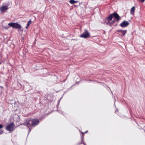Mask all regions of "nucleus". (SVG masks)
Here are the masks:
<instances>
[{
    "mask_svg": "<svg viewBox=\"0 0 145 145\" xmlns=\"http://www.w3.org/2000/svg\"><path fill=\"white\" fill-rule=\"evenodd\" d=\"M135 10V8L133 7L130 10V14H131L133 15Z\"/></svg>",
    "mask_w": 145,
    "mask_h": 145,
    "instance_id": "9d476101",
    "label": "nucleus"
},
{
    "mask_svg": "<svg viewBox=\"0 0 145 145\" xmlns=\"http://www.w3.org/2000/svg\"><path fill=\"white\" fill-rule=\"evenodd\" d=\"M69 2L71 4H73L74 3L77 2V1L74 0H70L69 1Z\"/></svg>",
    "mask_w": 145,
    "mask_h": 145,
    "instance_id": "f8f14e48",
    "label": "nucleus"
},
{
    "mask_svg": "<svg viewBox=\"0 0 145 145\" xmlns=\"http://www.w3.org/2000/svg\"><path fill=\"white\" fill-rule=\"evenodd\" d=\"M3 127V126L2 125L0 124V129L2 128Z\"/></svg>",
    "mask_w": 145,
    "mask_h": 145,
    "instance_id": "a211bd4d",
    "label": "nucleus"
},
{
    "mask_svg": "<svg viewBox=\"0 0 145 145\" xmlns=\"http://www.w3.org/2000/svg\"><path fill=\"white\" fill-rule=\"evenodd\" d=\"M90 36V33L87 29H85L84 30V32L80 35V37L85 39H87L89 38Z\"/></svg>",
    "mask_w": 145,
    "mask_h": 145,
    "instance_id": "f03ea898",
    "label": "nucleus"
},
{
    "mask_svg": "<svg viewBox=\"0 0 145 145\" xmlns=\"http://www.w3.org/2000/svg\"><path fill=\"white\" fill-rule=\"evenodd\" d=\"M8 6H4L3 5L1 7H0V11L1 12H3L7 10L8 9Z\"/></svg>",
    "mask_w": 145,
    "mask_h": 145,
    "instance_id": "6e6552de",
    "label": "nucleus"
},
{
    "mask_svg": "<svg viewBox=\"0 0 145 145\" xmlns=\"http://www.w3.org/2000/svg\"><path fill=\"white\" fill-rule=\"evenodd\" d=\"M113 17L115 18L117 21H120L121 19V17L116 12H114L112 14Z\"/></svg>",
    "mask_w": 145,
    "mask_h": 145,
    "instance_id": "423d86ee",
    "label": "nucleus"
},
{
    "mask_svg": "<svg viewBox=\"0 0 145 145\" xmlns=\"http://www.w3.org/2000/svg\"><path fill=\"white\" fill-rule=\"evenodd\" d=\"M18 86L20 88H21L22 87V85L20 83H18L17 84Z\"/></svg>",
    "mask_w": 145,
    "mask_h": 145,
    "instance_id": "4468645a",
    "label": "nucleus"
},
{
    "mask_svg": "<svg viewBox=\"0 0 145 145\" xmlns=\"http://www.w3.org/2000/svg\"><path fill=\"white\" fill-rule=\"evenodd\" d=\"M39 121L37 119H32L27 120L25 121L24 123V125L27 126L29 128L28 134L31 131V129L39 124Z\"/></svg>",
    "mask_w": 145,
    "mask_h": 145,
    "instance_id": "f257e3e1",
    "label": "nucleus"
},
{
    "mask_svg": "<svg viewBox=\"0 0 145 145\" xmlns=\"http://www.w3.org/2000/svg\"><path fill=\"white\" fill-rule=\"evenodd\" d=\"M14 124L13 123H12L8 125L6 128V130L10 132H11L14 129Z\"/></svg>",
    "mask_w": 145,
    "mask_h": 145,
    "instance_id": "20e7f679",
    "label": "nucleus"
},
{
    "mask_svg": "<svg viewBox=\"0 0 145 145\" xmlns=\"http://www.w3.org/2000/svg\"><path fill=\"white\" fill-rule=\"evenodd\" d=\"M88 131H86V132H85L84 133H83V134H84V133H87V132H88Z\"/></svg>",
    "mask_w": 145,
    "mask_h": 145,
    "instance_id": "6ab92c4d",
    "label": "nucleus"
},
{
    "mask_svg": "<svg viewBox=\"0 0 145 145\" xmlns=\"http://www.w3.org/2000/svg\"><path fill=\"white\" fill-rule=\"evenodd\" d=\"M115 21V20H114L112 22H110L109 24H108L110 25L111 26L113 24L114 22Z\"/></svg>",
    "mask_w": 145,
    "mask_h": 145,
    "instance_id": "ddd939ff",
    "label": "nucleus"
},
{
    "mask_svg": "<svg viewBox=\"0 0 145 145\" xmlns=\"http://www.w3.org/2000/svg\"><path fill=\"white\" fill-rule=\"evenodd\" d=\"M117 32L118 33V34L121 37L124 36L127 33L126 30H117Z\"/></svg>",
    "mask_w": 145,
    "mask_h": 145,
    "instance_id": "39448f33",
    "label": "nucleus"
},
{
    "mask_svg": "<svg viewBox=\"0 0 145 145\" xmlns=\"http://www.w3.org/2000/svg\"><path fill=\"white\" fill-rule=\"evenodd\" d=\"M83 144L84 145H86V144H85V143H84V142L83 143Z\"/></svg>",
    "mask_w": 145,
    "mask_h": 145,
    "instance_id": "412c9836",
    "label": "nucleus"
},
{
    "mask_svg": "<svg viewBox=\"0 0 145 145\" xmlns=\"http://www.w3.org/2000/svg\"><path fill=\"white\" fill-rule=\"evenodd\" d=\"M0 87L1 88H3V86H0Z\"/></svg>",
    "mask_w": 145,
    "mask_h": 145,
    "instance_id": "aec40b11",
    "label": "nucleus"
},
{
    "mask_svg": "<svg viewBox=\"0 0 145 145\" xmlns=\"http://www.w3.org/2000/svg\"><path fill=\"white\" fill-rule=\"evenodd\" d=\"M129 24L128 22L126 21H124L120 25V26L122 27H124L127 26Z\"/></svg>",
    "mask_w": 145,
    "mask_h": 145,
    "instance_id": "0eeeda50",
    "label": "nucleus"
},
{
    "mask_svg": "<svg viewBox=\"0 0 145 145\" xmlns=\"http://www.w3.org/2000/svg\"><path fill=\"white\" fill-rule=\"evenodd\" d=\"M31 23V20H30L28 22L27 26L25 28L26 29H27L28 28V27L30 24Z\"/></svg>",
    "mask_w": 145,
    "mask_h": 145,
    "instance_id": "9b49d317",
    "label": "nucleus"
},
{
    "mask_svg": "<svg viewBox=\"0 0 145 145\" xmlns=\"http://www.w3.org/2000/svg\"><path fill=\"white\" fill-rule=\"evenodd\" d=\"M3 133V131L2 130H1L0 131V135L2 134Z\"/></svg>",
    "mask_w": 145,
    "mask_h": 145,
    "instance_id": "2eb2a0df",
    "label": "nucleus"
},
{
    "mask_svg": "<svg viewBox=\"0 0 145 145\" xmlns=\"http://www.w3.org/2000/svg\"><path fill=\"white\" fill-rule=\"evenodd\" d=\"M84 134H83L82 136L81 137V139L82 140H83V138H84Z\"/></svg>",
    "mask_w": 145,
    "mask_h": 145,
    "instance_id": "dca6fc26",
    "label": "nucleus"
},
{
    "mask_svg": "<svg viewBox=\"0 0 145 145\" xmlns=\"http://www.w3.org/2000/svg\"><path fill=\"white\" fill-rule=\"evenodd\" d=\"M8 25L10 27L16 29H21L22 26L18 23H10L8 24Z\"/></svg>",
    "mask_w": 145,
    "mask_h": 145,
    "instance_id": "7ed1b4c3",
    "label": "nucleus"
},
{
    "mask_svg": "<svg viewBox=\"0 0 145 145\" xmlns=\"http://www.w3.org/2000/svg\"><path fill=\"white\" fill-rule=\"evenodd\" d=\"M139 1L141 3H143L145 1V0H139Z\"/></svg>",
    "mask_w": 145,
    "mask_h": 145,
    "instance_id": "f3484780",
    "label": "nucleus"
},
{
    "mask_svg": "<svg viewBox=\"0 0 145 145\" xmlns=\"http://www.w3.org/2000/svg\"><path fill=\"white\" fill-rule=\"evenodd\" d=\"M113 17L112 14H110V16L107 18V19L108 22V24L110 22V21L112 20V17Z\"/></svg>",
    "mask_w": 145,
    "mask_h": 145,
    "instance_id": "1a4fd4ad",
    "label": "nucleus"
}]
</instances>
